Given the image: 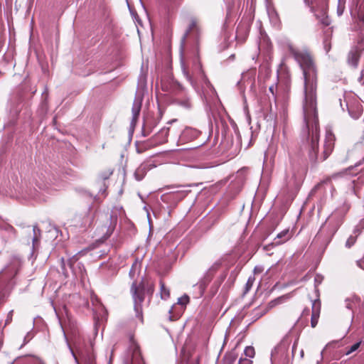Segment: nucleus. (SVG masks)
<instances>
[{"mask_svg": "<svg viewBox=\"0 0 364 364\" xmlns=\"http://www.w3.org/2000/svg\"><path fill=\"white\" fill-rule=\"evenodd\" d=\"M33 245H35V243L38 240V235H40L41 234V230L38 228V227L37 225H34L33 226Z\"/></svg>", "mask_w": 364, "mask_h": 364, "instance_id": "21", "label": "nucleus"}, {"mask_svg": "<svg viewBox=\"0 0 364 364\" xmlns=\"http://www.w3.org/2000/svg\"><path fill=\"white\" fill-rule=\"evenodd\" d=\"M349 114L353 119H358L360 116L361 115V112H359L358 113L353 114L351 110L349 109Z\"/></svg>", "mask_w": 364, "mask_h": 364, "instance_id": "28", "label": "nucleus"}, {"mask_svg": "<svg viewBox=\"0 0 364 364\" xmlns=\"http://www.w3.org/2000/svg\"><path fill=\"white\" fill-rule=\"evenodd\" d=\"M254 280H255V278L253 277H249L247 283H246V291H249L251 287H252L253 285V283H254Z\"/></svg>", "mask_w": 364, "mask_h": 364, "instance_id": "25", "label": "nucleus"}, {"mask_svg": "<svg viewBox=\"0 0 364 364\" xmlns=\"http://www.w3.org/2000/svg\"><path fill=\"white\" fill-rule=\"evenodd\" d=\"M269 90H270L271 92H273V88H272V87H269Z\"/></svg>", "mask_w": 364, "mask_h": 364, "instance_id": "45", "label": "nucleus"}, {"mask_svg": "<svg viewBox=\"0 0 364 364\" xmlns=\"http://www.w3.org/2000/svg\"><path fill=\"white\" fill-rule=\"evenodd\" d=\"M361 344V341H358L355 343H354L353 346H351L345 353V355H350V353H353L354 351H355L356 350L358 349V348L360 347Z\"/></svg>", "mask_w": 364, "mask_h": 364, "instance_id": "20", "label": "nucleus"}, {"mask_svg": "<svg viewBox=\"0 0 364 364\" xmlns=\"http://www.w3.org/2000/svg\"><path fill=\"white\" fill-rule=\"evenodd\" d=\"M155 122H149L148 120H146L144 125H143V128H142V132L144 134V136H147L149 135L154 127L155 126Z\"/></svg>", "mask_w": 364, "mask_h": 364, "instance_id": "15", "label": "nucleus"}, {"mask_svg": "<svg viewBox=\"0 0 364 364\" xmlns=\"http://www.w3.org/2000/svg\"><path fill=\"white\" fill-rule=\"evenodd\" d=\"M61 262H62V269L63 271H65V262L64 261V259L63 258H61Z\"/></svg>", "mask_w": 364, "mask_h": 364, "instance_id": "38", "label": "nucleus"}, {"mask_svg": "<svg viewBox=\"0 0 364 364\" xmlns=\"http://www.w3.org/2000/svg\"><path fill=\"white\" fill-rule=\"evenodd\" d=\"M169 128H162L156 135L155 141L157 144H164L167 141V136L168 135Z\"/></svg>", "mask_w": 364, "mask_h": 364, "instance_id": "10", "label": "nucleus"}, {"mask_svg": "<svg viewBox=\"0 0 364 364\" xmlns=\"http://www.w3.org/2000/svg\"><path fill=\"white\" fill-rule=\"evenodd\" d=\"M175 85H176V87H177V89H178V90H181V91H182V90H183V86H182L179 82H176L175 83Z\"/></svg>", "mask_w": 364, "mask_h": 364, "instance_id": "37", "label": "nucleus"}, {"mask_svg": "<svg viewBox=\"0 0 364 364\" xmlns=\"http://www.w3.org/2000/svg\"><path fill=\"white\" fill-rule=\"evenodd\" d=\"M308 311H309V310H304V311H303V314L304 315V314H307V313H308Z\"/></svg>", "mask_w": 364, "mask_h": 364, "instance_id": "43", "label": "nucleus"}, {"mask_svg": "<svg viewBox=\"0 0 364 364\" xmlns=\"http://www.w3.org/2000/svg\"><path fill=\"white\" fill-rule=\"evenodd\" d=\"M360 58V51L358 48H353L348 54V63L353 67L357 68Z\"/></svg>", "mask_w": 364, "mask_h": 364, "instance_id": "7", "label": "nucleus"}, {"mask_svg": "<svg viewBox=\"0 0 364 364\" xmlns=\"http://www.w3.org/2000/svg\"><path fill=\"white\" fill-rule=\"evenodd\" d=\"M357 264L359 267H360L361 269H364V256H363V258L360 260H358L357 261Z\"/></svg>", "mask_w": 364, "mask_h": 364, "instance_id": "30", "label": "nucleus"}, {"mask_svg": "<svg viewBox=\"0 0 364 364\" xmlns=\"http://www.w3.org/2000/svg\"><path fill=\"white\" fill-rule=\"evenodd\" d=\"M73 260H74V259H73V258H72V259H69L67 261L68 264L70 267H72Z\"/></svg>", "mask_w": 364, "mask_h": 364, "instance_id": "40", "label": "nucleus"}, {"mask_svg": "<svg viewBox=\"0 0 364 364\" xmlns=\"http://www.w3.org/2000/svg\"><path fill=\"white\" fill-rule=\"evenodd\" d=\"M347 173V171H343V172H339V173H333L332 174L331 176H328L326 177L325 179H323L321 183V184H326V183H330L333 180H336L338 178H341L342 177L344 174H346Z\"/></svg>", "mask_w": 364, "mask_h": 364, "instance_id": "12", "label": "nucleus"}, {"mask_svg": "<svg viewBox=\"0 0 364 364\" xmlns=\"http://www.w3.org/2000/svg\"><path fill=\"white\" fill-rule=\"evenodd\" d=\"M358 301L359 299L358 297L353 296L352 298H348L345 301L346 307L348 309L353 310Z\"/></svg>", "mask_w": 364, "mask_h": 364, "instance_id": "16", "label": "nucleus"}, {"mask_svg": "<svg viewBox=\"0 0 364 364\" xmlns=\"http://www.w3.org/2000/svg\"><path fill=\"white\" fill-rule=\"evenodd\" d=\"M189 302V297L187 295H184L178 299V304L181 305H186Z\"/></svg>", "mask_w": 364, "mask_h": 364, "instance_id": "23", "label": "nucleus"}, {"mask_svg": "<svg viewBox=\"0 0 364 364\" xmlns=\"http://www.w3.org/2000/svg\"><path fill=\"white\" fill-rule=\"evenodd\" d=\"M290 237L291 235L289 234V230H284L277 235V237L274 239L273 244L274 245H279L283 244L284 242L289 240Z\"/></svg>", "mask_w": 364, "mask_h": 364, "instance_id": "8", "label": "nucleus"}, {"mask_svg": "<svg viewBox=\"0 0 364 364\" xmlns=\"http://www.w3.org/2000/svg\"><path fill=\"white\" fill-rule=\"evenodd\" d=\"M13 311H9L6 319V324L9 323L12 321Z\"/></svg>", "mask_w": 364, "mask_h": 364, "instance_id": "29", "label": "nucleus"}, {"mask_svg": "<svg viewBox=\"0 0 364 364\" xmlns=\"http://www.w3.org/2000/svg\"><path fill=\"white\" fill-rule=\"evenodd\" d=\"M146 171V168L145 165L140 166L135 171L134 176L137 181H141L144 177Z\"/></svg>", "mask_w": 364, "mask_h": 364, "instance_id": "14", "label": "nucleus"}, {"mask_svg": "<svg viewBox=\"0 0 364 364\" xmlns=\"http://www.w3.org/2000/svg\"><path fill=\"white\" fill-rule=\"evenodd\" d=\"M341 223V216L335 213L328 218L326 220L325 225H328L330 227V233L333 235L337 231Z\"/></svg>", "mask_w": 364, "mask_h": 364, "instance_id": "4", "label": "nucleus"}, {"mask_svg": "<svg viewBox=\"0 0 364 364\" xmlns=\"http://www.w3.org/2000/svg\"><path fill=\"white\" fill-rule=\"evenodd\" d=\"M290 52L299 64L304 76L303 112L305 127L309 141V157L314 163L325 161L334 148L335 136L326 129L322 149L318 146L319 124L317 113V69L311 55L306 50L290 47Z\"/></svg>", "mask_w": 364, "mask_h": 364, "instance_id": "1", "label": "nucleus"}, {"mask_svg": "<svg viewBox=\"0 0 364 364\" xmlns=\"http://www.w3.org/2000/svg\"><path fill=\"white\" fill-rule=\"evenodd\" d=\"M141 363H143V360L141 358V353L139 352V348L136 346L133 351L132 363L141 364Z\"/></svg>", "mask_w": 364, "mask_h": 364, "instance_id": "17", "label": "nucleus"}, {"mask_svg": "<svg viewBox=\"0 0 364 364\" xmlns=\"http://www.w3.org/2000/svg\"><path fill=\"white\" fill-rule=\"evenodd\" d=\"M196 68L198 69L199 72L203 75V72L202 70V66L200 63L196 64Z\"/></svg>", "mask_w": 364, "mask_h": 364, "instance_id": "35", "label": "nucleus"}, {"mask_svg": "<svg viewBox=\"0 0 364 364\" xmlns=\"http://www.w3.org/2000/svg\"><path fill=\"white\" fill-rule=\"evenodd\" d=\"M321 310V302L319 300H314L312 302V314L311 318V326L315 328L318 323Z\"/></svg>", "mask_w": 364, "mask_h": 364, "instance_id": "6", "label": "nucleus"}, {"mask_svg": "<svg viewBox=\"0 0 364 364\" xmlns=\"http://www.w3.org/2000/svg\"><path fill=\"white\" fill-rule=\"evenodd\" d=\"M131 293L134 299L136 316L142 321L141 304L144 300V285L142 283L139 284V285H137L136 283H133L131 287Z\"/></svg>", "mask_w": 364, "mask_h": 364, "instance_id": "3", "label": "nucleus"}, {"mask_svg": "<svg viewBox=\"0 0 364 364\" xmlns=\"http://www.w3.org/2000/svg\"><path fill=\"white\" fill-rule=\"evenodd\" d=\"M364 164V159H363L360 161H359L358 163H357V164H355V166H360V165H361V164Z\"/></svg>", "mask_w": 364, "mask_h": 364, "instance_id": "42", "label": "nucleus"}, {"mask_svg": "<svg viewBox=\"0 0 364 364\" xmlns=\"http://www.w3.org/2000/svg\"><path fill=\"white\" fill-rule=\"evenodd\" d=\"M193 132L194 134H196V132L195 131H193L191 129H185V131L183 132V136H185L188 134H190V133H192Z\"/></svg>", "mask_w": 364, "mask_h": 364, "instance_id": "34", "label": "nucleus"}, {"mask_svg": "<svg viewBox=\"0 0 364 364\" xmlns=\"http://www.w3.org/2000/svg\"><path fill=\"white\" fill-rule=\"evenodd\" d=\"M355 242V237L350 236L346 241V246L347 247H350Z\"/></svg>", "mask_w": 364, "mask_h": 364, "instance_id": "24", "label": "nucleus"}, {"mask_svg": "<svg viewBox=\"0 0 364 364\" xmlns=\"http://www.w3.org/2000/svg\"><path fill=\"white\" fill-rule=\"evenodd\" d=\"M305 4L309 6L311 11L314 14L316 18L324 26L330 24V19L326 15L328 4L326 0H304Z\"/></svg>", "mask_w": 364, "mask_h": 364, "instance_id": "2", "label": "nucleus"}, {"mask_svg": "<svg viewBox=\"0 0 364 364\" xmlns=\"http://www.w3.org/2000/svg\"><path fill=\"white\" fill-rule=\"evenodd\" d=\"M263 271V268L262 267H255L254 269V272L255 274L261 273Z\"/></svg>", "mask_w": 364, "mask_h": 364, "instance_id": "33", "label": "nucleus"}, {"mask_svg": "<svg viewBox=\"0 0 364 364\" xmlns=\"http://www.w3.org/2000/svg\"><path fill=\"white\" fill-rule=\"evenodd\" d=\"M252 361L250 359V358H240L239 360V362L237 364H252Z\"/></svg>", "mask_w": 364, "mask_h": 364, "instance_id": "26", "label": "nucleus"}, {"mask_svg": "<svg viewBox=\"0 0 364 364\" xmlns=\"http://www.w3.org/2000/svg\"><path fill=\"white\" fill-rule=\"evenodd\" d=\"M141 101H142V99L141 97H138L135 98V100L133 102V105H132V119L131 121V126L133 127H134L136 124V121H137V119L139 117V113L141 111Z\"/></svg>", "mask_w": 364, "mask_h": 364, "instance_id": "5", "label": "nucleus"}, {"mask_svg": "<svg viewBox=\"0 0 364 364\" xmlns=\"http://www.w3.org/2000/svg\"><path fill=\"white\" fill-rule=\"evenodd\" d=\"M40 360L35 357L26 356L18 358L11 364H40Z\"/></svg>", "mask_w": 364, "mask_h": 364, "instance_id": "9", "label": "nucleus"}, {"mask_svg": "<svg viewBox=\"0 0 364 364\" xmlns=\"http://www.w3.org/2000/svg\"><path fill=\"white\" fill-rule=\"evenodd\" d=\"M194 31H196V33H198L199 31V27L198 26L197 20L195 18H191L188 28L187 29L183 37V41H185V39L191 33Z\"/></svg>", "mask_w": 364, "mask_h": 364, "instance_id": "11", "label": "nucleus"}, {"mask_svg": "<svg viewBox=\"0 0 364 364\" xmlns=\"http://www.w3.org/2000/svg\"><path fill=\"white\" fill-rule=\"evenodd\" d=\"M180 104L183 106H184L186 108H190L191 107V103L189 100H186L185 101H182L180 102Z\"/></svg>", "mask_w": 364, "mask_h": 364, "instance_id": "27", "label": "nucleus"}, {"mask_svg": "<svg viewBox=\"0 0 364 364\" xmlns=\"http://www.w3.org/2000/svg\"><path fill=\"white\" fill-rule=\"evenodd\" d=\"M63 333H64V336H65V339H66V341H67L68 346V347H69V348H70V351H71V353L73 354V355L74 356V358L76 359V357H75V353H74V352H73V349H72V348H71L70 345V344H69V343H68V338H67V336H66L65 332V331H63Z\"/></svg>", "mask_w": 364, "mask_h": 364, "instance_id": "32", "label": "nucleus"}, {"mask_svg": "<svg viewBox=\"0 0 364 364\" xmlns=\"http://www.w3.org/2000/svg\"><path fill=\"white\" fill-rule=\"evenodd\" d=\"M73 335L75 336V341H74V344L76 346L77 345V339H80V336H77V337L75 335V333L73 332Z\"/></svg>", "mask_w": 364, "mask_h": 364, "instance_id": "41", "label": "nucleus"}, {"mask_svg": "<svg viewBox=\"0 0 364 364\" xmlns=\"http://www.w3.org/2000/svg\"><path fill=\"white\" fill-rule=\"evenodd\" d=\"M161 286V296L162 299H167L170 296L169 289H167L164 282H160Z\"/></svg>", "mask_w": 364, "mask_h": 364, "instance_id": "18", "label": "nucleus"}, {"mask_svg": "<svg viewBox=\"0 0 364 364\" xmlns=\"http://www.w3.org/2000/svg\"><path fill=\"white\" fill-rule=\"evenodd\" d=\"M205 82H206L208 84H210V81H208L206 78H205Z\"/></svg>", "mask_w": 364, "mask_h": 364, "instance_id": "44", "label": "nucleus"}, {"mask_svg": "<svg viewBox=\"0 0 364 364\" xmlns=\"http://www.w3.org/2000/svg\"><path fill=\"white\" fill-rule=\"evenodd\" d=\"M345 6L344 4H342L341 1H338V4L337 7V14L338 16H341L344 11Z\"/></svg>", "mask_w": 364, "mask_h": 364, "instance_id": "22", "label": "nucleus"}, {"mask_svg": "<svg viewBox=\"0 0 364 364\" xmlns=\"http://www.w3.org/2000/svg\"><path fill=\"white\" fill-rule=\"evenodd\" d=\"M244 353L247 358H252L255 355V349L252 346H247L244 350Z\"/></svg>", "mask_w": 364, "mask_h": 364, "instance_id": "19", "label": "nucleus"}, {"mask_svg": "<svg viewBox=\"0 0 364 364\" xmlns=\"http://www.w3.org/2000/svg\"><path fill=\"white\" fill-rule=\"evenodd\" d=\"M323 43H324V48H325L326 51V52H328V51L330 50V49H331V45H330V43H328L327 42V40H326H326H324Z\"/></svg>", "mask_w": 364, "mask_h": 364, "instance_id": "31", "label": "nucleus"}, {"mask_svg": "<svg viewBox=\"0 0 364 364\" xmlns=\"http://www.w3.org/2000/svg\"><path fill=\"white\" fill-rule=\"evenodd\" d=\"M6 230L8 231H11V232H14L15 231L14 228L11 225H7Z\"/></svg>", "mask_w": 364, "mask_h": 364, "instance_id": "39", "label": "nucleus"}, {"mask_svg": "<svg viewBox=\"0 0 364 364\" xmlns=\"http://www.w3.org/2000/svg\"><path fill=\"white\" fill-rule=\"evenodd\" d=\"M181 66H182V71H183V75L186 77V80L191 83V85L193 87H195L196 83L195 80H193L192 75L188 73V70L187 68L185 66L183 63H181Z\"/></svg>", "mask_w": 364, "mask_h": 364, "instance_id": "13", "label": "nucleus"}, {"mask_svg": "<svg viewBox=\"0 0 364 364\" xmlns=\"http://www.w3.org/2000/svg\"><path fill=\"white\" fill-rule=\"evenodd\" d=\"M154 291V287L152 285H150L147 287V293L151 294Z\"/></svg>", "mask_w": 364, "mask_h": 364, "instance_id": "36", "label": "nucleus"}]
</instances>
